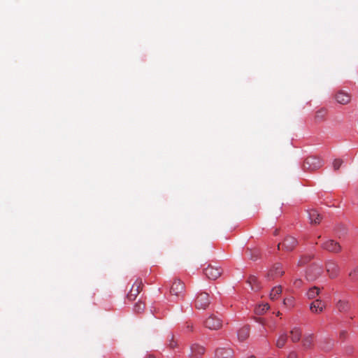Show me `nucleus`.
<instances>
[{
	"instance_id": "f257e3e1",
	"label": "nucleus",
	"mask_w": 358,
	"mask_h": 358,
	"mask_svg": "<svg viewBox=\"0 0 358 358\" xmlns=\"http://www.w3.org/2000/svg\"><path fill=\"white\" fill-rule=\"evenodd\" d=\"M322 161L316 156L308 157L303 164V169L306 171H313L322 167Z\"/></svg>"
},
{
	"instance_id": "f03ea898",
	"label": "nucleus",
	"mask_w": 358,
	"mask_h": 358,
	"mask_svg": "<svg viewBox=\"0 0 358 358\" xmlns=\"http://www.w3.org/2000/svg\"><path fill=\"white\" fill-rule=\"evenodd\" d=\"M210 303V296L207 292L199 293L195 299V307L197 309L205 310Z\"/></svg>"
},
{
	"instance_id": "7ed1b4c3",
	"label": "nucleus",
	"mask_w": 358,
	"mask_h": 358,
	"mask_svg": "<svg viewBox=\"0 0 358 358\" xmlns=\"http://www.w3.org/2000/svg\"><path fill=\"white\" fill-rule=\"evenodd\" d=\"M205 326L209 329L217 330L222 327V321L214 315H211L205 321Z\"/></svg>"
},
{
	"instance_id": "20e7f679",
	"label": "nucleus",
	"mask_w": 358,
	"mask_h": 358,
	"mask_svg": "<svg viewBox=\"0 0 358 358\" xmlns=\"http://www.w3.org/2000/svg\"><path fill=\"white\" fill-rule=\"evenodd\" d=\"M143 283L141 280H136L132 285L129 292L127 294V298L130 301L135 300L142 289Z\"/></svg>"
},
{
	"instance_id": "39448f33",
	"label": "nucleus",
	"mask_w": 358,
	"mask_h": 358,
	"mask_svg": "<svg viewBox=\"0 0 358 358\" xmlns=\"http://www.w3.org/2000/svg\"><path fill=\"white\" fill-rule=\"evenodd\" d=\"M322 248L330 252L338 253L341 250L340 244L334 240H327L322 244Z\"/></svg>"
},
{
	"instance_id": "423d86ee",
	"label": "nucleus",
	"mask_w": 358,
	"mask_h": 358,
	"mask_svg": "<svg viewBox=\"0 0 358 358\" xmlns=\"http://www.w3.org/2000/svg\"><path fill=\"white\" fill-rule=\"evenodd\" d=\"M322 273V269L320 266L313 265L308 268L306 271V278L308 280L313 281L317 279Z\"/></svg>"
},
{
	"instance_id": "0eeeda50",
	"label": "nucleus",
	"mask_w": 358,
	"mask_h": 358,
	"mask_svg": "<svg viewBox=\"0 0 358 358\" xmlns=\"http://www.w3.org/2000/svg\"><path fill=\"white\" fill-rule=\"evenodd\" d=\"M221 273L222 269L218 267L208 266L207 268L204 269V274L210 280H216L221 275Z\"/></svg>"
},
{
	"instance_id": "6e6552de",
	"label": "nucleus",
	"mask_w": 358,
	"mask_h": 358,
	"mask_svg": "<svg viewBox=\"0 0 358 358\" xmlns=\"http://www.w3.org/2000/svg\"><path fill=\"white\" fill-rule=\"evenodd\" d=\"M234 350L230 348H218L215 352V358H233Z\"/></svg>"
},
{
	"instance_id": "1a4fd4ad",
	"label": "nucleus",
	"mask_w": 358,
	"mask_h": 358,
	"mask_svg": "<svg viewBox=\"0 0 358 358\" xmlns=\"http://www.w3.org/2000/svg\"><path fill=\"white\" fill-rule=\"evenodd\" d=\"M185 291V284L180 280L176 279L171 287V294L179 296Z\"/></svg>"
},
{
	"instance_id": "9d476101",
	"label": "nucleus",
	"mask_w": 358,
	"mask_h": 358,
	"mask_svg": "<svg viewBox=\"0 0 358 358\" xmlns=\"http://www.w3.org/2000/svg\"><path fill=\"white\" fill-rule=\"evenodd\" d=\"M335 99L337 103L346 105L350 102L351 95L344 90H339L335 94Z\"/></svg>"
},
{
	"instance_id": "9b49d317",
	"label": "nucleus",
	"mask_w": 358,
	"mask_h": 358,
	"mask_svg": "<svg viewBox=\"0 0 358 358\" xmlns=\"http://www.w3.org/2000/svg\"><path fill=\"white\" fill-rule=\"evenodd\" d=\"M326 269L329 275L331 278H336L339 273V266L336 262L330 260L326 264Z\"/></svg>"
},
{
	"instance_id": "f8f14e48",
	"label": "nucleus",
	"mask_w": 358,
	"mask_h": 358,
	"mask_svg": "<svg viewBox=\"0 0 358 358\" xmlns=\"http://www.w3.org/2000/svg\"><path fill=\"white\" fill-rule=\"evenodd\" d=\"M297 241L294 237L287 236L285 238L283 243H282V249L286 251H292L296 245ZM281 243L278 245V249L280 248V245Z\"/></svg>"
},
{
	"instance_id": "ddd939ff",
	"label": "nucleus",
	"mask_w": 358,
	"mask_h": 358,
	"mask_svg": "<svg viewBox=\"0 0 358 358\" xmlns=\"http://www.w3.org/2000/svg\"><path fill=\"white\" fill-rule=\"evenodd\" d=\"M284 271L282 270L281 264L277 263L269 271L267 274V278L268 280H273L282 275Z\"/></svg>"
},
{
	"instance_id": "4468645a",
	"label": "nucleus",
	"mask_w": 358,
	"mask_h": 358,
	"mask_svg": "<svg viewBox=\"0 0 358 358\" xmlns=\"http://www.w3.org/2000/svg\"><path fill=\"white\" fill-rule=\"evenodd\" d=\"M325 308V304L321 300L316 299L311 303L310 309L314 313H320Z\"/></svg>"
},
{
	"instance_id": "2eb2a0df",
	"label": "nucleus",
	"mask_w": 358,
	"mask_h": 358,
	"mask_svg": "<svg viewBox=\"0 0 358 358\" xmlns=\"http://www.w3.org/2000/svg\"><path fill=\"white\" fill-rule=\"evenodd\" d=\"M301 334H302V331L300 328L296 327H294L290 331L292 341L294 343H296V342L299 341L301 339Z\"/></svg>"
},
{
	"instance_id": "dca6fc26",
	"label": "nucleus",
	"mask_w": 358,
	"mask_h": 358,
	"mask_svg": "<svg viewBox=\"0 0 358 358\" xmlns=\"http://www.w3.org/2000/svg\"><path fill=\"white\" fill-rule=\"evenodd\" d=\"M191 351H192V355L194 357L200 356L204 354L205 349L203 347L197 345V344H193L191 346Z\"/></svg>"
},
{
	"instance_id": "f3484780",
	"label": "nucleus",
	"mask_w": 358,
	"mask_h": 358,
	"mask_svg": "<svg viewBox=\"0 0 358 358\" xmlns=\"http://www.w3.org/2000/svg\"><path fill=\"white\" fill-rule=\"evenodd\" d=\"M336 308L341 313H345L349 310L350 305L346 301L339 300L336 303Z\"/></svg>"
},
{
	"instance_id": "a211bd4d",
	"label": "nucleus",
	"mask_w": 358,
	"mask_h": 358,
	"mask_svg": "<svg viewBox=\"0 0 358 358\" xmlns=\"http://www.w3.org/2000/svg\"><path fill=\"white\" fill-rule=\"evenodd\" d=\"M309 219L311 223L319 224L321 220V216L315 210H311L308 213Z\"/></svg>"
},
{
	"instance_id": "6ab92c4d",
	"label": "nucleus",
	"mask_w": 358,
	"mask_h": 358,
	"mask_svg": "<svg viewBox=\"0 0 358 358\" xmlns=\"http://www.w3.org/2000/svg\"><path fill=\"white\" fill-rule=\"evenodd\" d=\"M250 335V329L248 327H244L239 329L238 332V338L240 341H243L248 338Z\"/></svg>"
},
{
	"instance_id": "aec40b11",
	"label": "nucleus",
	"mask_w": 358,
	"mask_h": 358,
	"mask_svg": "<svg viewBox=\"0 0 358 358\" xmlns=\"http://www.w3.org/2000/svg\"><path fill=\"white\" fill-rule=\"evenodd\" d=\"M313 338H314L313 334L306 336L302 341L303 347L305 349L310 348L313 344Z\"/></svg>"
},
{
	"instance_id": "412c9836",
	"label": "nucleus",
	"mask_w": 358,
	"mask_h": 358,
	"mask_svg": "<svg viewBox=\"0 0 358 358\" xmlns=\"http://www.w3.org/2000/svg\"><path fill=\"white\" fill-rule=\"evenodd\" d=\"M282 293V287L277 286L272 289L270 293V299L271 300H275L278 298V296Z\"/></svg>"
},
{
	"instance_id": "4be33fe9",
	"label": "nucleus",
	"mask_w": 358,
	"mask_h": 358,
	"mask_svg": "<svg viewBox=\"0 0 358 358\" xmlns=\"http://www.w3.org/2000/svg\"><path fill=\"white\" fill-rule=\"evenodd\" d=\"M287 341V336L285 333L281 334L276 341V347L278 348H282Z\"/></svg>"
},
{
	"instance_id": "5701e85b",
	"label": "nucleus",
	"mask_w": 358,
	"mask_h": 358,
	"mask_svg": "<svg viewBox=\"0 0 358 358\" xmlns=\"http://www.w3.org/2000/svg\"><path fill=\"white\" fill-rule=\"evenodd\" d=\"M319 293H320V288L317 287H313L308 289V291L306 293V295L308 299H315L316 296H317Z\"/></svg>"
},
{
	"instance_id": "b1692460",
	"label": "nucleus",
	"mask_w": 358,
	"mask_h": 358,
	"mask_svg": "<svg viewBox=\"0 0 358 358\" xmlns=\"http://www.w3.org/2000/svg\"><path fill=\"white\" fill-rule=\"evenodd\" d=\"M248 283L250 285L251 289L253 290H257L259 288L257 284V278L255 275H250L248 278Z\"/></svg>"
},
{
	"instance_id": "393cba45",
	"label": "nucleus",
	"mask_w": 358,
	"mask_h": 358,
	"mask_svg": "<svg viewBox=\"0 0 358 358\" xmlns=\"http://www.w3.org/2000/svg\"><path fill=\"white\" fill-rule=\"evenodd\" d=\"M327 114V110L324 108L320 109L316 112L315 120L317 122H321L324 120Z\"/></svg>"
},
{
	"instance_id": "a878e982",
	"label": "nucleus",
	"mask_w": 358,
	"mask_h": 358,
	"mask_svg": "<svg viewBox=\"0 0 358 358\" xmlns=\"http://www.w3.org/2000/svg\"><path fill=\"white\" fill-rule=\"evenodd\" d=\"M283 304L287 308H292L294 306V297L289 296L283 300Z\"/></svg>"
},
{
	"instance_id": "bb28decb",
	"label": "nucleus",
	"mask_w": 358,
	"mask_h": 358,
	"mask_svg": "<svg viewBox=\"0 0 358 358\" xmlns=\"http://www.w3.org/2000/svg\"><path fill=\"white\" fill-rule=\"evenodd\" d=\"M269 308V306L268 303L260 305L258 308H256L255 311L257 314H263L264 312L268 310Z\"/></svg>"
},
{
	"instance_id": "cd10ccee",
	"label": "nucleus",
	"mask_w": 358,
	"mask_h": 358,
	"mask_svg": "<svg viewBox=\"0 0 358 358\" xmlns=\"http://www.w3.org/2000/svg\"><path fill=\"white\" fill-rule=\"evenodd\" d=\"M349 276L352 281L358 280V266L355 268L350 273Z\"/></svg>"
},
{
	"instance_id": "c85d7f7f",
	"label": "nucleus",
	"mask_w": 358,
	"mask_h": 358,
	"mask_svg": "<svg viewBox=\"0 0 358 358\" xmlns=\"http://www.w3.org/2000/svg\"><path fill=\"white\" fill-rule=\"evenodd\" d=\"M144 308H145V304L141 302H138L135 304L134 309L136 313H141V311H143L144 310Z\"/></svg>"
},
{
	"instance_id": "c756f323",
	"label": "nucleus",
	"mask_w": 358,
	"mask_h": 358,
	"mask_svg": "<svg viewBox=\"0 0 358 358\" xmlns=\"http://www.w3.org/2000/svg\"><path fill=\"white\" fill-rule=\"evenodd\" d=\"M343 164V160L340 159H334L333 162V167L335 171L338 170L341 166Z\"/></svg>"
},
{
	"instance_id": "7c9ffc66",
	"label": "nucleus",
	"mask_w": 358,
	"mask_h": 358,
	"mask_svg": "<svg viewBox=\"0 0 358 358\" xmlns=\"http://www.w3.org/2000/svg\"><path fill=\"white\" fill-rule=\"evenodd\" d=\"M348 331L345 330H342L339 333V339L341 341H345L348 338Z\"/></svg>"
},
{
	"instance_id": "2f4dec72",
	"label": "nucleus",
	"mask_w": 358,
	"mask_h": 358,
	"mask_svg": "<svg viewBox=\"0 0 358 358\" xmlns=\"http://www.w3.org/2000/svg\"><path fill=\"white\" fill-rule=\"evenodd\" d=\"M250 258L252 260H256L258 258L259 254L257 250H255V251L250 250Z\"/></svg>"
},
{
	"instance_id": "473e14b6",
	"label": "nucleus",
	"mask_w": 358,
	"mask_h": 358,
	"mask_svg": "<svg viewBox=\"0 0 358 358\" xmlns=\"http://www.w3.org/2000/svg\"><path fill=\"white\" fill-rule=\"evenodd\" d=\"M287 358H298V354L294 351H292L289 353Z\"/></svg>"
},
{
	"instance_id": "72a5a7b5",
	"label": "nucleus",
	"mask_w": 358,
	"mask_h": 358,
	"mask_svg": "<svg viewBox=\"0 0 358 358\" xmlns=\"http://www.w3.org/2000/svg\"><path fill=\"white\" fill-rule=\"evenodd\" d=\"M301 283H302V282H301V280L300 279H296V280L294 281V285H295L296 287H299L301 285Z\"/></svg>"
},
{
	"instance_id": "f704fd0d",
	"label": "nucleus",
	"mask_w": 358,
	"mask_h": 358,
	"mask_svg": "<svg viewBox=\"0 0 358 358\" xmlns=\"http://www.w3.org/2000/svg\"><path fill=\"white\" fill-rule=\"evenodd\" d=\"M309 259H310V258H309V257H308V258H306L305 259H300V260H299V264H304V263H306V262L309 261Z\"/></svg>"
},
{
	"instance_id": "c9c22d12",
	"label": "nucleus",
	"mask_w": 358,
	"mask_h": 358,
	"mask_svg": "<svg viewBox=\"0 0 358 358\" xmlns=\"http://www.w3.org/2000/svg\"><path fill=\"white\" fill-rule=\"evenodd\" d=\"M146 358H155V357L152 355H149Z\"/></svg>"
},
{
	"instance_id": "e433bc0d",
	"label": "nucleus",
	"mask_w": 358,
	"mask_h": 358,
	"mask_svg": "<svg viewBox=\"0 0 358 358\" xmlns=\"http://www.w3.org/2000/svg\"><path fill=\"white\" fill-rule=\"evenodd\" d=\"M278 234V229H276V230L275 231V232H274V234H275V235H277Z\"/></svg>"
},
{
	"instance_id": "4c0bfd02",
	"label": "nucleus",
	"mask_w": 358,
	"mask_h": 358,
	"mask_svg": "<svg viewBox=\"0 0 358 358\" xmlns=\"http://www.w3.org/2000/svg\"><path fill=\"white\" fill-rule=\"evenodd\" d=\"M248 358H255V356H250V357H249Z\"/></svg>"
},
{
	"instance_id": "58836bf2",
	"label": "nucleus",
	"mask_w": 358,
	"mask_h": 358,
	"mask_svg": "<svg viewBox=\"0 0 358 358\" xmlns=\"http://www.w3.org/2000/svg\"><path fill=\"white\" fill-rule=\"evenodd\" d=\"M174 347V344H171V348H173Z\"/></svg>"
}]
</instances>
